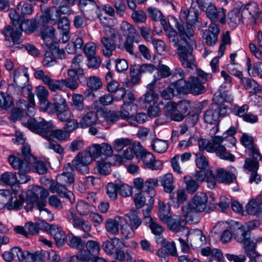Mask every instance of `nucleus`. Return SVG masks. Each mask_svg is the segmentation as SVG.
<instances>
[{"label": "nucleus", "instance_id": "obj_1", "mask_svg": "<svg viewBox=\"0 0 262 262\" xmlns=\"http://www.w3.org/2000/svg\"><path fill=\"white\" fill-rule=\"evenodd\" d=\"M181 17L186 21L184 26H179L176 20L173 19L174 26L182 38L177 44V54L184 67L192 68L194 66V59L192 55L194 41L192 38L193 30L192 25L196 22L198 13L193 8L188 10L182 9Z\"/></svg>", "mask_w": 262, "mask_h": 262}, {"label": "nucleus", "instance_id": "obj_2", "mask_svg": "<svg viewBox=\"0 0 262 262\" xmlns=\"http://www.w3.org/2000/svg\"><path fill=\"white\" fill-rule=\"evenodd\" d=\"M235 132V128L230 127L222 136L212 137L211 141L205 139H200L198 141L199 149L200 151L205 150L208 152H214L220 159L232 162L234 161L235 156L228 152L222 143L225 141H228L231 145H235L236 140L233 137Z\"/></svg>", "mask_w": 262, "mask_h": 262}, {"label": "nucleus", "instance_id": "obj_3", "mask_svg": "<svg viewBox=\"0 0 262 262\" xmlns=\"http://www.w3.org/2000/svg\"><path fill=\"white\" fill-rule=\"evenodd\" d=\"M208 197L206 193L202 192H198L189 202L187 205L183 207L182 210L185 217L186 222L197 223L198 218L197 212H202L207 208Z\"/></svg>", "mask_w": 262, "mask_h": 262}, {"label": "nucleus", "instance_id": "obj_4", "mask_svg": "<svg viewBox=\"0 0 262 262\" xmlns=\"http://www.w3.org/2000/svg\"><path fill=\"white\" fill-rule=\"evenodd\" d=\"M8 161L14 169L26 172L31 170V164L35 161V158L31 153L30 146L25 145L21 148V155H11Z\"/></svg>", "mask_w": 262, "mask_h": 262}, {"label": "nucleus", "instance_id": "obj_5", "mask_svg": "<svg viewBox=\"0 0 262 262\" xmlns=\"http://www.w3.org/2000/svg\"><path fill=\"white\" fill-rule=\"evenodd\" d=\"M230 229L233 232L234 239L238 243H242L245 253L255 250L256 245L251 241L250 232L245 230L243 225L238 222L232 221Z\"/></svg>", "mask_w": 262, "mask_h": 262}, {"label": "nucleus", "instance_id": "obj_6", "mask_svg": "<svg viewBox=\"0 0 262 262\" xmlns=\"http://www.w3.org/2000/svg\"><path fill=\"white\" fill-rule=\"evenodd\" d=\"M24 124L30 130L39 134L48 141H50L51 132L55 128L52 121H47L40 117L29 118Z\"/></svg>", "mask_w": 262, "mask_h": 262}, {"label": "nucleus", "instance_id": "obj_7", "mask_svg": "<svg viewBox=\"0 0 262 262\" xmlns=\"http://www.w3.org/2000/svg\"><path fill=\"white\" fill-rule=\"evenodd\" d=\"M35 29L36 24L34 21L31 19L26 20L24 18L17 28L7 26L3 30V34L6 37H10L13 42L18 43L23 31L27 33H30L34 31Z\"/></svg>", "mask_w": 262, "mask_h": 262}, {"label": "nucleus", "instance_id": "obj_8", "mask_svg": "<svg viewBox=\"0 0 262 262\" xmlns=\"http://www.w3.org/2000/svg\"><path fill=\"white\" fill-rule=\"evenodd\" d=\"M227 114V107L224 104L215 103L204 112L203 119L206 123L213 124L217 122L220 117H224Z\"/></svg>", "mask_w": 262, "mask_h": 262}, {"label": "nucleus", "instance_id": "obj_9", "mask_svg": "<svg viewBox=\"0 0 262 262\" xmlns=\"http://www.w3.org/2000/svg\"><path fill=\"white\" fill-rule=\"evenodd\" d=\"M48 195V191L44 188L37 186L33 187L32 189L29 190L27 193V204L25 206L26 211H31L35 205L37 206V203L39 202L37 201L39 198L43 199Z\"/></svg>", "mask_w": 262, "mask_h": 262}, {"label": "nucleus", "instance_id": "obj_10", "mask_svg": "<svg viewBox=\"0 0 262 262\" xmlns=\"http://www.w3.org/2000/svg\"><path fill=\"white\" fill-rule=\"evenodd\" d=\"M14 83L12 85L15 86L20 90H23L28 84L29 76L27 73V69L20 67L14 72Z\"/></svg>", "mask_w": 262, "mask_h": 262}, {"label": "nucleus", "instance_id": "obj_11", "mask_svg": "<svg viewBox=\"0 0 262 262\" xmlns=\"http://www.w3.org/2000/svg\"><path fill=\"white\" fill-rule=\"evenodd\" d=\"M206 14L212 23L220 21L223 24L225 22L226 10L222 8L217 9L212 4H210L206 8Z\"/></svg>", "mask_w": 262, "mask_h": 262}, {"label": "nucleus", "instance_id": "obj_12", "mask_svg": "<svg viewBox=\"0 0 262 262\" xmlns=\"http://www.w3.org/2000/svg\"><path fill=\"white\" fill-rule=\"evenodd\" d=\"M68 186L63 183H60L56 181V183L54 184L53 182L50 185L49 189L52 193L56 192L62 198L67 199L71 204L75 202V197L73 192L68 190L66 188Z\"/></svg>", "mask_w": 262, "mask_h": 262}, {"label": "nucleus", "instance_id": "obj_13", "mask_svg": "<svg viewBox=\"0 0 262 262\" xmlns=\"http://www.w3.org/2000/svg\"><path fill=\"white\" fill-rule=\"evenodd\" d=\"M141 161L143 162V167L145 169L158 170L162 169L163 167L162 162L156 159L155 156L147 150L142 157Z\"/></svg>", "mask_w": 262, "mask_h": 262}, {"label": "nucleus", "instance_id": "obj_14", "mask_svg": "<svg viewBox=\"0 0 262 262\" xmlns=\"http://www.w3.org/2000/svg\"><path fill=\"white\" fill-rule=\"evenodd\" d=\"M184 234L187 242H190L191 246L194 248H197L205 243L206 237L200 230L188 229V232Z\"/></svg>", "mask_w": 262, "mask_h": 262}, {"label": "nucleus", "instance_id": "obj_15", "mask_svg": "<svg viewBox=\"0 0 262 262\" xmlns=\"http://www.w3.org/2000/svg\"><path fill=\"white\" fill-rule=\"evenodd\" d=\"M79 4L82 7L86 6V11L89 19L94 20L97 18L101 19L100 9L94 0H79Z\"/></svg>", "mask_w": 262, "mask_h": 262}, {"label": "nucleus", "instance_id": "obj_16", "mask_svg": "<svg viewBox=\"0 0 262 262\" xmlns=\"http://www.w3.org/2000/svg\"><path fill=\"white\" fill-rule=\"evenodd\" d=\"M237 174L236 169L233 167H229L227 171L222 168L216 169V175L219 182L223 183H231L235 180Z\"/></svg>", "mask_w": 262, "mask_h": 262}, {"label": "nucleus", "instance_id": "obj_17", "mask_svg": "<svg viewBox=\"0 0 262 262\" xmlns=\"http://www.w3.org/2000/svg\"><path fill=\"white\" fill-rule=\"evenodd\" d=\"M67 218L75 228H79L84 232L91 231V225L88 222L82 221L78 217L73 209H70Z\"/></svg>", "mask_w": 262, "mask_h": 262}, {"label": "nucleus", "instance_id": "obj_18", "mask_svg": "<svg viewBox=\"0 0 262 262\" xmlns=\"http://www.w3.org/2000/svg\"><path fill=\"white\" fill-rule=\"evenodd\" d=\"M255 43L250 42L249 48L252 55L257 59L262 60V31H258L254 35Z\"/></svg>", "mask_w": 262, "mask_h": 262}, {"label": "nucleus", "instance_id": "obj_19", "mask_svg": "<svg viewBox=\"0 0 262 262\" xmlns=\"http://www.w3.org/2000/svg\"><path fill=\"white\" fill-rule=\"evenodd\" d=\"M155 69V67L151 64H145L142 66L134 65L132 67V85L139 83L141 74L144 73H151Z\"/></svg>", "mask_w": 262, "mask_h": 262}, {"label": "nucleus", "instance_id": "obj_20", "mask_svg": "<svg viewBox=\"0 0 262 262\" xmlns=\"http://www.w3.org/2000/svg\"><path fill=\"white\" fill-rule=\"evenodd\" d=\"M219 33L218 26L215 23H211L208 29L204 30L203 37L205 39L206 43L212 46L216 43Z\"/></svg>", "mask_w": 262, "mask_h": 262}, {"label": "nucleus", "instance_id": "obj_21", "mask_svg": "<svg viewBox=\"0 0 262 262\" xmlns=\"http://www.w3.org/2000/svg\"><path fill=\"white\" fill-rule=\"evenodd\" d=\"M85 250H82L81 252L84 255L87 257V260L89 261L93 257L95 258L99 254L100 251V243L96 241L89 240L84 245Z\"/></svg>", "mask_w": 262, "mask_h": 262}, {"label": "nucleus", "instance_id": "obj_22", "mask_svg": "<svg viewBox=\"0 0 262 262\" xmlns=\"http://www.w3.org/2000/svg\"><path fill=\"white\" fill-rule=\"evenodd\" d=\"M75 171L70 163H67L63 168V172L58 174L56 181L60 183L70 185L74 182Z\"/></svg>", "mask_w": 262, "mask_h": 262}, {"label": "nucleus", "instance_id": "obj_23", "mask_svg": "<svg viewBox=\"0 0 262 262\" xmlns=\"http://www.w3.org/2000/svg\"><path fill=\"white\" fill-rule=\"evenodd\" d=\"M184 221L179 217H176L175 219L171 217L164 222L171 230L178 233L179 235H182L188 232V228L184 226Z\"/></svg>", "mask_w": 262, "mask_h": 262}, {"label": "nucleus", "instance_id": "obj_24", "mask_svg": "<svg viewBox=\"0 0 262 262\" xmlns=\"http://www.w3.org/2000/svg\"><path fill=\"white\" fill-rule=\"evenodd\" d=\"M48 232L50 234L53 236L56 244L58 246H62L65 243L67 236L62 228L55 225H49Z\"/></svg>", "mask_w": 262, "mask_h": 262}, {"label": "nucleus", "instance_id": "obj_25", "mask_svg": "<svg viewBox=\"0 0 262 262\" xmlns=\"http://www.w3.org/2000/svg\"><path fill=\"white\" fill-rule=\"evenodd\" d=\"M121 34L125 37L124 42L126 51L131 54V24L126 20H123L120 25Z\"/></svg>", "mask_w": 262, "mask_h": 262}, {"label": "nucleus", "instance_id": "obj_26", "mask_svg": "<svg viewBox=\"0 0 262 262\" xmlns=\"http://www.w3.org/2000/svg\"><path fill=\"white\" fill-rule=\"evenodd\" d=\"M247 214L262 217V208L257 197L250 200L245 206Z\"/></svg>", "mask_w": 262, "mask_h": 262}, {"label": "nucleus", "instance_id": "obj_27", "mask_svg": "<svg viewBox=\"0 0 262 262\" xmlns=\"http://www.w3.org/2000/svg\"><path fill=\"white\" fill-rule=\"evenodd\" d=\"M57 23L58 29L62 35L61 37L63 42H67L70 39V23L67 17H63L58 18Z\"/></svg>", "mask_w": 262, "mask_h": 262}, {"label": "nucleus", "instance_id": "obj_28", "mask_svg": "<svg viewBox=\"0 0 262 262\" xmlns=\"http://www.w3.org/2000/svg\"><path fill=\"white\" fill-rule=\"evenodd\" d=\"M121 91V98L124 100V104L122 105L121 110L120 116L121 117L125 120H128L129 119V110L128 108L131 103V94L130 93L127 94V99L125 98L126 94V91L125 88L121 87L120 89Z\"/></svg>", "mask_w": 262, "mask_h": 262}, {"label": "nucleus", "instance_id": "obj_29", "mask_svg": "<svg viewBox=\"0 0 262 262\" xmlns=\"http://www.w3.org/2000/svg\"><path fill=\"white\" fill-rule=\"evenodd\" d=\"M55 33V29L52 26H48L43 28L41 31V37L45 41L46 46L50 49L52 48V41L54 38ZM58 43L54 42L53 44L54 48H57Z\"/></svg>", "mask_w": 262, "mask_h": 262}, {"label": "nucleus", "instance_id": "obj_30", "mask_svg": "<svg viewBox=\"0 0 262 262\" xmlns=\"http://www.w3.org/2000/svg\"><path fill=\"white\" fill-rule=\"evenodd\" d=\"M206 88L203 85V83L195 77H191L188 81V92L194 95H198L204 93Z\"/></svg>", "mask_w": 262, "mask_h": 262}, {"label": "nucleus", "instance_id": "obj_31", "mask_svg": "<svg viewBox=\"0 0 262 262\" xmlns=\"http://www.w3.org/2000/svg\"><path fill=\"white\" fill-rule=\"evenodd\" d=\"M158 180V182L159 181L161 183V185L163 186L165 192L171 193L174 189V180L172 173H167L159 177Z\"/></svg>", "mask_w": 262, "mask_h": 262}, {"label": "nucleus", "instance_id": "obj_32", "mask_svg": "<svg viewBox=\"0 0 262 262\" xmlns=\"http://www.w3.org/2000/svg\"><path fill=\"white\" fill-rule=\"evenodd\" d=\"M146 151V150L139 142H134L132 144V163H140Z\"/></svg>", "mask_w": 262, "mask_h": 262}, {"label": "nucleus", "instance_id": "obj_33", "mask_svg": "<svg viewBox=\"0 0 262 262\" xmlns=\"http://www.w3.org/2000/svg\"><path fill=\"white\" fill-rule=\"evenodd\" d=\"M25 251L18 247H14L9 251L5 252L3 257L7 261H11L14 257H17L19 260H24Z\"/></svg>", "mask_w": 262, "mask_h": 262}, {"label": "nucleus", "instance_id": "obj_34", "mask_svg": "<svg viewBox=\"0 0 262 262\" xmlns=\"http://www.w3.org/2000/svg\"><path fill=\"white\" fill-rule=\"evenodd\" d=\"M121 217L117 216L114 219H108L105 223V228L107 232L113 235H116L119 231L120 223H122Z\"/></svg>", "mask_w": 262, "mask_h": 262}, {"label": "nucleus", "instance_id": "obj_35", "mask_svg": "<svg viewBox=\"0 0 262 262\" xmlns=\"http://www.w3.org/2000/svg\"><path fill=\"white\" fill-rule=\"evenodd\" d=\"M241 82L250 93L256 94L260 91L259 84L254 79L243 77L241 80Z\"/></svg>", "mask_w": 262, "mask_h": 262}, {"label": "nucleus", "instance_id": "obj_36", "mask_svg": "<svg viewBox=\"0 0 262 262\" xmlns=\"http://www.w3.org/2000/svg\"><path fill=\"white\" fill-rule=\"evenodd\" d=\"M114 101V98L110 94H105L101 96L98 100L94 101V108L97 111H99L102 110L103 107L111 105Z\"/></svg>", "mask_w": 262, "mask_h": 262}, {"label": "nucleus", "instance_id": "obj_37", "mask_svg": "<svg viewBox=\"0 0 262 262\" xmlns=\"http://www.w3.org/2000/svg\"><path fill=\"white\" fill-rule=\"evenodd\" d=\"M68 245L77 250H81L84 247L85 243L82 241L80 236H75L72 233H70L67 236Z\"/></svg>", "mask_w": 262, "mask_h": 262}, {"label": "nucleus", "instance_id": "obj_38", "mask_svg": "<svg viewBox=\"0 0 262 262\" xmlns=\"http://www.w3.org/2000/svg\"><path fill=\"white\" fill-rule=\"evenodd\" d=\"M227 19L229 25L233 28L236 27L241 21L243 22L238 7L235 8L228 13Z\"/></svg>", "mask_w": 262, "mask_h": 262}, {"label": "nucleus", "instance_id": "obj_39", "mask_svg": "<svg viewBox=\"0 0 262 262\" xmlns=\"http://www.w3.org/2000/svg\"><path fill=\"white\" fill-rule=\"evenodd\" d=\"M24 202V200L23 199L21 196L20 195L17 196L16 192L14 191L6 207L9 210H19L22 207Z\"/></svg>", "mask_w": 262, "mask_h": 262}, {"label": "nucleus", "instance_id": "obj_40", "mask_svg": "<svg viewBox=\"0 0 262 262\" xmlns=\"http://www.w3.org/2000/svg\"><path fill=\"white\" fill-rule=\"evenodd\" d=\"M97 119V113L93 111H90L82 117L80 121V125L82 127H87L94 124Z\"/></svg>", "mask_w": 262, "mask_h": 262}, {"label": "nucleus", "instance_id": "obj_41", "mask_svg": "<svg viewBox=\"0 0 262 262\" xmlns=\"http://www.w3.org/2000/svg\"><path fill=\"white\" fill-rule=\"evenodd\" d=\"M247 71L250 76H255L257 75L262 79V62H256L253 67H252L251 60L248 58L247 61Z\"/></svg>", "mask_w": 262, "mask_h": 262}, {"label": "nucleus", "instance_id": "obj_42", "mask_svg": "<svg viewBox=\"0 0 262 262\" xmlns=\"http://www.w3.org/2000/svg\"><path fill=\"white\" fill-rule=\"evenodd\" d=\"M101 41L104 48L103 50L104 55L106 56H111L113 51L116 48V45L114 40L109 37H102Z\"/></svg>", "mask_w": 262, "mask_h": 262}, {"label": "nucleus", "instance_id": "obj_43", "mask_svg": "<svg viewBox=\"0 0 262 262\" xmlns=\"http://www.w3.org/2000/svg\"><path fill=\"white\" fill-rule=\"evenodd\" d=\"M47 226H49V224L43 221H40L35 223L32 222L27 223L25 225V228L28 233L33 235L37 234L39 230L42 229V228H47Z\"/></svg>", "mask_w": 262, "mask_h": 262}, {"label": "nucleus", "instance_id": "obj_44", "mask_svg": "<svg viewBox=\"0 0 262 262\" xmlns=\"http://www.w3.org/2000/svg\"><path fill=\"white\" fill-rule=\"evenodd\" d=\"M53 102L51 103L54 109V114L56 111H59L67 108V104L66 99L58 94H55L53 98Z\"/></svg>", "mask_w": 262, "mask_h": 262}, {"label": "nucleus", "instance_id": "obj_45", "mask_svg": "<svg viewBox=\"0 0 262 262\" xmlns=\"http://www.w3.org/2000/svg\"><path fill=\"white\" fill-rule=\"evenodd\" d=\"M170 200L171 204L175 207L178 208L180 204L187 200V195L184 190L179 189L177 192V200H175L174 195L172 192L170 193Z\"/></svg>", "mask_w": 262, "mask_h": 262}, {"label": "nucleus", "instance_id": "obj_46", "mask_svg": "<svg viewBox=\"0 0 262 262\" xmlns=\"http://www.w3.org/2000/svg\"><path fill=\"white\" fill-rule=\"evenodd\" d=\"M46 204L42 202L37 203V208L39 211V214L43 220L51 222L53 220V214L45 207Z\"/></svg>", "mask_w": 262, "mask_h": 262}, {"label": "nucleus", "instance_id": "obj_47", "mask_svg": "<svg viewBox=\"0 0 262 262\" xmlns=\"http://www.w3.org/2000/svg\"><path fill=\"white\" fill-rule=\"evenodd\" d=\"M70 5L67 2H61L58 8L55 9L56 18H60L62 14L69 15L73 13V10L70 7Z\"/></svg>", "mask_w": 262, "mask_h": 262}, {"label": "nucleus", "instance_id": "obj_48", "mask_svg": "<svg viewBox=\"0 0 262 262\" xmlns=\"http://www.w3.org/2000/svg\"><path fill=\"white\" fill-rule=\"evenodd\" d=\"M156 241L157 243H161L163 247L168 251L171 255L173 256L177 255V251L174 242L166 241L162 237H157Z\"/></svg>", "mask_w": 262, "mask_h": 262}, {"label": "nucleus", "instance_id": "obj_49", "mask_svg": "<svg viewBox=\"0 0 262 262\" xmlns=\"http://www.w3.org/2000/svg\"><path fill=\"white\" fill-rule=\"evenodd\" d=\"M152 149L159 154L165 152L168 147V142L166 140L156 139L151 144Z\"/></svg>", "mask_w": 262, "mask_h": 262}, {"label": "nucleus", "instance_id": "obj_50", "mask_svg": "<svg viewBox=\"0 0 262 262\" xmlns=\"http://www.w3.org/2000/svg\"><path fill=\"white\" fill-rule=\"evenodd\" d=\"M159 217L161 221L163 223L167 221L168 219L171 218L170 214V207L166 205L164 202L159 201Z\"/></svg>", "mask_w": 262, "mask_h": 262}, {"label": "nucleus", "instance_id": "obj_51", "mask_svg": "<svg viewBox=\"0 0 262 262\" xmlns=\"http://www.w3.org/2000/svg\"><path fill=\"white\" fill-rule=\"evenodd\" d=\"M170 85L174 91L179 93H188V82L184 79H178Z\"/></svg>", "mask_w": 262, "mask_h": 262}, {"label": "nucleus", "instance_id": "obj_52", "mask_svg": "<svg viewBox=\"0 0 262 262\" xmlns=\"http://www.w3.org/2000/svg\"><path fill=\"white\" fill-rule=\"evenodd\" d=\"M106 158L104 160L98 161L96 166V169L101 174L106 175L111 172V164L106 161Z\"/></svg>", "mask_w": 262, "mask_h": 262}, {"label": "nucleus", "instance_id": "obj_53", "mask_svg": "<svg viewBox=\"0 0 262 262\" xmlns=\"http://www.w3.org/2000/svg\"><path fill=\"white\" fill-rule=\"evenodd\" d=\"M29 100L30 104H29L27 102L23 101L20 103L21 106H23L24 110H26V114L28 116H33L35 114V108L34 105L35 104V101L34 99V95L30 94L29 96ZM31 118V117H30Z\"/></svg>", "mask_w": 262, "mask_h": 262}, {"label": "nucleus", "instance_id": "obj_54", "mask_svg": "<svg viewBox=\"0 0 262 262\" xmlns=\"http://www.w3.org/2000/svg\"><path fill=\"white\" fill-rule=\"evenodd\" d=\"M76 209L80 215H86L92 211V206L83 201H79L76 205Z\"/></svg>", "mask_w": 262, "mask_h": 262}, {"label": "nucleus", "instance_id": "obj_55", "mask_svg": "<svg viewBox=\"0 0 262 262\" xmlns=\"http://www.w3.org/2000/svg\"><path fill=\"white\" fill-rule=\"evenodd\" d=\"M14 191L10 190H0V210L6 206L13 194Z\"/></svg>", "mask_w": 262, "mask_h": 262}, {"label": "nucleus", "instance_id": "obj_56", "mask_svg": "<svg viewBox=\"0 0 262 262\" xmlns=\"http://www.w3.org/2000/svg\"><path fill=\"white\" fill-rule=\"evenodd\" d=\"M184 179L186 185V190L189 193H193L196 191L199 185L198 182L188 176L184 177Z\"/></svg>", "mask_w": 262, "mask_h": 262}, {"label": "nucleus", "instance_id": "obj_57", "mask_svg": "<svg viewBox=\"0 0 262 262\" xmlns=\"http://www.w3.org/2000/svg\"><path fill=\"white\" fill-rule=\"evenodd\" d=\"M50 141L53 138H55L59 141H63L66 140L69 137V134L67 131L64 129H52L50 133Z\"/></svg>", "mask_w": 262, "mask_h": 262}, {"label": "nucleus", "instance_id": "obj_58", "mask_svg": "<svg viewBox=\"0 0 262 262\" xmlns=\"http://www.w3.org/2000/svg\"><path fill=\"white\" fill-rule=\"evenodd\" d=\"M227 70L229 73L239 78L240 80L243 77L241 67L238 64L230 62L227 65Z\"/></svg>", "mask_w": 262, "mask_h": 262}, {"label": "nucleus", "instance_id": "obj_59", "mask_svg": "<svg viewBox=\"0 0 262 262\" xmlns=\"http://www.w3.org/2000/svg\"><path fill=\"white\" fill-rule=\"evenodd\" d=\"M44 84L47 85L49 89L53 92H56L62 90L61 79L56 80L49 77Z\"/></svg>", "mask_w": 262, "mask_h": 262}, {"label": "nucleus", "instance_id": "obj_60", "mask_svg": "<svg viewBox=\"0 0 262 262\" xmlns=\"http://www.w3.org/2000/svg\"><path fill=\"white\" fill-rule=\"evenodd\" d=\"M131 140L129 138H120L114 141L113 146L115 150L121 151L124 147L129 145Z\"/></svg>", "mask_w": 262, "mask_h": 262}, {"label": "nucleus", "instance_id": "obj_61", "mask_svg": "<svg viewBox=\"0 0 262 262\" xmlns=\"http://www.w3.org/2000/svg\"><path fill=\"white\" fill-rule=\"evenodd\" d=\"M17 178L15 173L12 172H5L1 175V181L8 185L14 184L17 181Z\"/></svg>", "mask_w": 262, "mask_h": 262}, {"label": "nucleus", "instance_id": "obj_62", "mask_svg": "<svg viewBox=\"0 0 262 262\" xmlns=\"http://www.w3.org/2000/svg\"><path fill=\"white\" fill-rule=\"evenodd\" d=\"M72 165L75 169L83 174H86L89 172V165L80 162L77 159H73Z\"/></svg>", "mask_w": 262, "mask_h": 262}, {"label": "nucleus", "instance_id": "obj_63", "mask_svg": "<svg viewBox=\"0 0 262 262\" xmlns=\"http://www.w3.org/2000/svg\"><path fill=\"white\" fill-rule=\"evenodd\" d=\"M194 155L197 167L200 169L206 168L208 165V161L205 156L201 152H196Z\"/></svg>", "mask_w": 262, "mask_h": 262}, {"label": "nucleus", "instance_id": "obj_64", "mask_svg": "<svg viewBox=\"0 0 262 262\" xmlns=\"http://www.w3.org/2000/svg\"><path fill=\"white\" fill-rule=\"evenodd\" d=\"M87 84L89 88L97 90L102 87V82L99 77L93 76L89 78Z\"/></svg>", "mask_w": 262, "mask_h": 262}]
</instances>
